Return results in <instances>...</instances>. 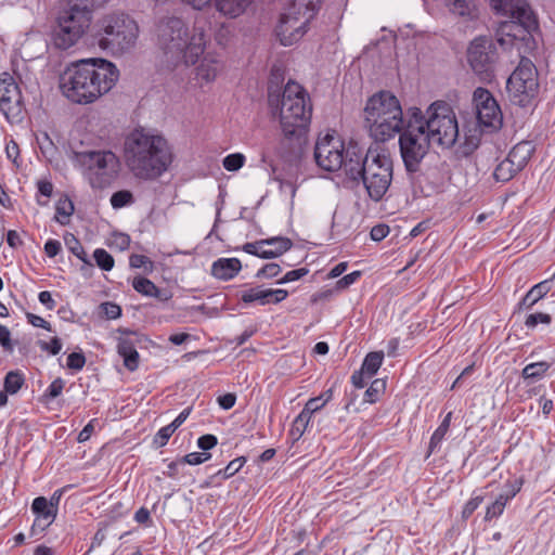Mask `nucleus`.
Segmentation results:
<instances>
[{"mask_svg":"<svg viewBox=\"0 0 555 555\" xmlns=\"http://www.w3.org/2000/svg\"><path fill=\"white\" fill-rule=\"evenodd\" d=\"M495 14L509 17L500 22L495 29V41L487 36L474 38L467 48V62L473 72L483 82H491L495 77L499 61L496 43L503 50L534 43L533 33L539 29L537 14L528 0H490Z\"/></svg>","mask_w":555,"mask_h":555,"instance_id":"obj_1","label":"nucleus"},{"mask_svg":"<svg viewBox=\"0 0 555 555\" xmlns=\"http://www.w3.org/2000/svg\"><path fill=\"white\" fill-rule=\"evenodd\" d=\"M311 115L309 94L299 83L289 80L282 93L280 124L283 137L278 152L292 166H298L305 155Z\"/></svg>","mask_w":555,"mask_h":555,"instance_id":"obj_2","label":"nucleus"},{"mask_svg":"<svg viewBox=\"0 0 555 555\" xmlns=\"http://www.w3.org/2000/svg\"><path fill=\"white\" fill-rule=\"evenodd\" d=\"M119 70L105 59H85L72 64L60 77L64 96L77 104H89L107 93L117 82Z\"/></svg>","mask_w":555,"mask_h":555,"instance_id":"obj_3","label":"nucleus"},{"mask_svg":"<svg viewBox=\"0 0 555 555\" xmlns=\"http://www.w3.org/2000/svg\"><path fill=\"white\" fill-rule=\"evenodd\" d=\"M125 159L134 177L152 181L168 170L173 155L163 135L135 129L126 139Z\"/></svg>","mask_w":555,"mask_h":555,"instance_id":"obj_4","label":"nucleus"},{"mask_svg":"<svg viewBox=\"0 0 555 555\" xmlns=\"http://www.w3.org/2000/svg\"><path fill=\"white\" fill-rule=\"evenodd\" d=\"M157 38L162 50L175 65L196 64L206 44L203 29L194 27L190 36L183 20L176 16H166L158 22Z\"/></svg>","mask_w":555,"mask_h":555,"instance_id":"obj_5","label":"nucleus"},{"mask_svg":"<svg viewBox=\"0 0 555 555\" xmlns=\"http://www.w3.org/2000/svg\"><path fill=\"white\" fill-rule=\"evenodd\" d=\"M365 126L376 142H385L401 131L406 121L399 100L389 91L372 95L365 105Z\"/></svg>","mask_w":555,"mask_h":555,"instance_id":"obj_6","label":"nucleus"},{"mask_svg":"<svg viewBox=\"0 0 555 555\" xmlns=\"http://www.w3.org/2000/svg\"><path fill=\"white\" fill-rule=\"evenodd\" d=\"M94 40L101 50L112 53L129 51L139 36L138 23L126 13H111L96 24Z\"/></svg>","mask_w":555,"mask_h":555,"instance_id":"obj_7","label":"nucleus"},{"mask_svg":"<svg viewBox=\"0 0 555 555\" xmlns=\"http://www.w3.org/2000/svg\"><path fill=\"white\" fill-rule=\"evenodd\" d=\"M73 160L94 190L109 186L116 179L120 166L118 157L106 150L74 152Z\"/></svg>","mask_w":555,"mask_h":555,"instance_id":"obj_8","label":"nucleus"},{"mask_svg":"<svg viewBox=\"0 0 555 555\" xmlns=\"http://www.w3.org/2000/svg\"><path fill=\"white\" fill-rule=\"evenodd\" d=\"M400 154L406 171L420 167L422 159L429 150L431 142L428 133L422 126V109L411 107L408 111V120L399 132Z\"/></svg>","mask_w":555,"mask_h":555,"instance_id":"obj_9","label":"nucleus"},{"mask_svg":"<svg viewBox=\"0 0 555 555\" xmlns=\"http://www.w3.org/2000/svg\"><path fill=\"white\" fill-rule=\"evenodd\" d=\"M321 9V0H295L281 14L275 35L282 46L298 42L308 31L310 22Z\"/></svg>","mask_w":555,"mask_h":555,"instance_id":"obj_10","label":"nucleus"},{"mask_svg":"<svg viewBox=\"0 0 555 555\" xmlns=\"http://www.w3.org/2000/svg\"><path fill=\"white\" fill-rule=\"evenodd\" d=\"M393 164L389 152L375 144L369 147V163L363 169L360 182L363 183L369 197L379 202L385 196L392 181Z\"/></svg>","mask_w":555,"mask_h":555,"instance_id":"obj_11","label":"nucleus"},{"mask_svg":"<svg viewBox=\"0 0 555 555\" xmlns=\"http://www.w3.org/2000/svg\"><path fill=\"white\" fill-rule=\"evenodd\" d=\"M539 73L533 62L522 56L506 81L512 104L526 108L534 104L539 94Z\"/></svg>","mask_w":555,"mask_h":555,"instance_id":"obj_12","label":"nucleus"},{"mask_svg":"<svg viewBox=\"0 0 555 555\" xmlns=\"http://www.w3.org/2000/svg\"><path fill=\"white\" fill-rule=\"evenodd\" d=\"M427 118L422 113V126L433 143L451 147L459 137V125L452 107L443 102L433 103L427 109Z\"/></svg>","mask_w":555,"mask_h":555,"instance_id":"obj_13","label":"nucleus"},{"mask_svg":"<svg viewBox=\"0 0 555 555\" xmlns=\"http://www.w3.org/2000/svg\"><path fill=\"white\" fill-rule=\"evenodd\" d=\"M0 112L9 122L21 121L25 112L20 86L8 72L0 74Z\"/></svg>","mask_w":555,"mask_h":555,"instance_id":"obj_14","label":"nucleus"},{"mask_svg":"<svg viewBox=\"0 0 555 555\" xmlns=\"http://www.w3.org/2000/svg\"><path fill=\"white\" fill-rule=\"evenodd\" d=\"M473 103L476 111V118L480 126L486 128H500L502 125L501 108L492 93L482 87L475 89Z\"/></svg>","mask_w":555,"mask_h":555,"instance_id":"obj_15","label":"nucleus"},{"mask_svg":"<svg viewBox=\"0 0 555 555\" xmlns=\"http://www.w3.org/2000/svg\"><path fill=\"white\" fill-rule=\"evenodd\" d=\"M346 146L334 135L326 134L319 139L314 146L317 165L325 171L334 172L344 166V152Z\"/></svg>","mask_w":555,"mask_h":555,"instance_id":"obj_16","label":"nucleus"},{"mask_svg":"<svg viewBox=\"0 0 555 555\" xmlns=\"http://www.w3.org/2000/svg\"><path fill=\"white\" fill-rule=\"evenodd\" d=\"M408 179L416 197H429L442 192L444 179L437 167H428L420 170V167L413 168V171H406Z\"/></svg>","mask_w":555,"mask_h":555,"instance_id":"obj_17","label":"nucleus"},{"mask_svg":"<svg viewBox=\"0 0 555 555\" xmlns=\"http://www.w3.org/2000/svg\"><path fill=\"white\" fill-rule=\"evenodd\" d=\"M293 247V242L288 237L273 236L259 240L251 243H245L242 249L262 259H272L280 257Z\"/></svg>","mask_w":555,"mask_h":555,"instance_id":"obj_18","label":"nucleus"},{"mask_svg":"<svg viewBox=\"0 0 555 555\" xmlns=\"http://www.w3.org/2000/svg\"><path fill=\"white\" fill-rule=\"evenodd\" d=\"M369 163V149L364 150L357 142L350 141L344 152V170L346 177L357 183L363 175V169Z\"/></svg>","mask_w":555,"mask_h":555,"instance_id":"obj_19","label":"nucleus"},{"mask_svg":"<svg viewBox=\"0 0 555 555\" xmlns=\"http://www.w3.org/2000/svg\"><path fill=\"white\" fill-rule=\"evenodd\" d=\"M126 336L118 338L117 352L124 360V365L133 372L139 367L140 356L137 345L141 341L137 332L124 331Z\"/></svg>","mask_w":555,"mask_h":555,"instance_id":"obj_20","label":"nucleus"},{"mask_svg":"<svg viewBox=\"0 0 555 555\" xmlns=\"http://www.w3.org/2000/svg\"><path fill=\"white\" fill-rule=\"evenodd\" d=\"M85 35L79 27L67 25L66 21H59L52 31V43L59 50H67L74 47Z\"/></svg>","mask_w":555,"mask_h":555,"instance_id":"obj_21","label":"nucleus"},{"mask_svg":"<svg viewBox=\"0 0 555 555\" xmlns=\"http://www.w3.org/2000/svg\"><path fill=\"white\" fill-rule=\"evenodd\" d=\"M59 21H66L67 25L79 27L80 31L86 33L92 21V12L75 5H67L60 12Z\"/></svg>","mask_w":555,"mask_h":555,"instance_id":"obj_22","label":"nucleus"},{"mask_svg":"<svg viewBox=\"0 0 555 555\" xmlns=\"http://www.w3.org/2000/svg\"><path fill=\"white\" fill-rule=\"evenodd\" d=\"M242 269V263L237 258H219L212 262L210 273L214 278L222 281H229L235 278Z\"/></svg>","mask_w":555,"mask_h":555,"instance_id":"obj_23","label":"nucleus"},{"mask_svg":"<svg viewBox=\"0 0 555 555\" xmlns=\"http://www.w3.org/2000/svg\"><path fill=\"white\" fill-rule=\"evenodd\" d=\"M552 280L547 279L533 285L517 305V310H530L542 300L552 288Z\"/></svg>","mask_w":555,"mask_h":555,"instance_id":"obj_24","label":"nucleus"},{"mask_svg":"<svg viewBox=\"0 0 555 555\" xmlns=\"http://www.w3.org/2000/svg\"><path fill=\"white\" fill-rule=\"evenodd\" d=\"M535 146L530 141H521L516 144L508 153L507 158L519 171L524 170L531 159Z\"/></svg>","mask_w":555,"mask_h":555,"instance_id":"obj_25","label":"nucleus"},{"mask_svg":"<svg viewBox=\"0 0 555 555\" xmlns=\"http://www.w3.org/2000/svg\"><path fill=\"white\" fill-rule=\"evenodd\" d=\"M251 0H215L216 10L228 18H236L242 15Z\"/></svg>","mask_w":555,"mask_h":555,"instance_id":"obj_26","label":"nucleus"},{"mask_svg":"<svg viewBox=\"0 0 555 555\" xmlns=\"http://www.w3.org/2000/svg\"><path fill=\"white\" fill-rule=\"evenodd\" d=\"M449 11L457 16L474 20L478 15L476 0H444Z\"/></svg>","mask_w":555,"mask_h":555,"instance_id":"obj_27","label":"nucleus"},{"mask_svg":"<svg viewBox=\"0 0 555 555\" xmlns=\"http://www.w3.org/2000/svg\"><path fill=\"white\" fill-rule=\"evenodd\" d=\"M132 287L143 296L158 298L162 301H166L170 297L166 292L159 289L151 280L143 276L134 278Z\"/></svg>","mask_w":555,"mask_h":555,"instance_id":"obj_28","label":"nucleus"},{"mask_svg":"<svg viewBox=\"0 0 555 555\" xmlns=\"http://www.w3.org/2000/svg\"><path fill=\"white\" fill-rule=\"evenodd\" d=\"M240 299L246 305L253 302H257L260 306L271 305L270 288H262V286L250 287L241 293Z\"/></svg>","mask_w":555,"mask_h":555,"instance_id":"obj_29","label":"nucleus"},{"mask_svg":"<svg viewBox=\"0 0 555 555\" xmlns=\"http://www.w3.org/2000/svg\"><path fill=\"white\" fill-rule=\"evenodd\" d=\"M75 207L72 199L63 194L55 204V216L54 220L61 225L69 223V218L74 214Z\"/></svg>","mask_w":555,"mask_h":555,"instance_id":"obj_30","label":"nucleus"},{"mask_svg":"<svg viewBox=\"0 0 555 555\" xmlns=\"http://www.w3.org/2000/svg\"><path fill=\"white\" fill-rule=\"evenodd\" d=\"M31 512L35 514L36 518L49 520L50 522H53L57 515L56 511L49 505L48 500L44 496H37L34 499L31 503Z\"/></svg>","mask_w":555,"mask_h":555,"instance_id":"obj_31","label":"nucleus"},{"mask_svg":"<svg viewBox=\"0 0 555 555\" xmlns=\"http://www.w3.org/2000/svg\"><path fill=\"white\" fill-rule=\"evenodd\" d=\"M65 246L67 249L75 255L78 259H80L85 266L92 268L93 264L89 260L80 241L70 232H66L63 236Z\"/></svg>","mask_w":555,"mask_h":555,"instance_id":"obj_32","label":"nucleus"},{"mask_svg":"<svg viewBox=\"0 0 555 555\" xmlns=\"http://www.w3.org/2000/svg\"><path fill=\"white\" fill-rule=\"evenodd\" d=\"M383 360V351L369 352L362 362L361 369L366 373V376L371 378L377 373V371L382 366Z\"/></svg>","mask_w":555,"mask_h":555,"instance_id":"obj_33","label":"nucleus"},{"mask_svg":"<svg viewBox=\"0 0 555 555\" xmlns=\"http://www.w3.org/2000/svg\"><path fill=\"white\" fill-rule=\"evenodd\" d=\"M518 172L520 171L506 157L495 167L493 178L498 182L505 183L511 181Z\"/></svg>","mask_w":555,"mask_h":555,"instance_id":"obj_34","label":"nucleus"},{"mask_svg":"<svg viewBox=\"0 0 555 555\" xmlns=\"http://www.w3.org/2000/svg\"><path fill=\"white\" fill-rule=\"evenodd\" d=\"M25 384V375L20 371H10L4 376L3 388L10 395L17 393Z\"/></svg>","mask_w":555,"mask_h":555,"instance_id":"obj_35","label":"nucleus"},{"mask_svg":"<svg viewBox=\"0 0 555 555\" xmlns=\"http://www.w3.org/2000/svg\"><path fill=\"white\" fill-rule=\"evenodd\" d=\"M551 365L546 361L529 363L522 369L521 376L524 379L538 380L545 375Z\"/></svg>","mask_w":555,"mask_h":555,"instance_id":"obj_36","label":"nucleus"},{"mask_svg":"<svg viewBox=\"0 0 555 555\" xmlns=\"http://www.w3.org/2000/svg\"><path fill=\"white\" fill-rule=\"evenodd\" d=\"M452 413L449 412L443 421L440 423L438 428L434 431L429 441V453H433L443 440L446 434L449 430Z\"/></svg>","mask_w":555,"mask_h":555,"instance_id":"obj_37","label":"nucleus"},{"mask_svg":"<svg viewBox=\"0 0 555 555\" xmlns=\"http://www.w3.org/2000/svg\"><path fill=\"white\" fill-rule=\"evenodd\" d=\"M333 398V389L330 388L322 392L320 396L310 398L304 406V410L311 416L313 413L320 411Z\"/></svg>","mask_w":555,"mask_h":555,"instance_id":"obj_38","label":"nucleus"},{"mask_svg":"<svg viewBox=\"0 0 555 555\" xmlns=\"http://www.w3.org/2000/svg\"><path fill=\"white\" fill-rule=\"evenodd\" d=\"M486 499V494L482 490L477 489L473 491L472 498L465 503L462 509V518L467 520L474 512L480 506Z\"/></svg>","mask_w":555,"mask_h":555,"instance_id":"obj_39","label":"nucleus"},{"mask_svg":"<svg viewBox=\"0 0 555 555\" xmlns=\"http://www.w3.org/2000/svg\"><path fill=\"white\" fill-rule=\"evenodd\" d=\"M522 485L524 479L521 477L508 479L504 483L503 490L499 495L502 496L506 503H508L520 492Z\"/></svg>","mask_w":555,"mask_h":555,"instance_id":"obj_40","label":"nucleus"},{"mask_svg":"<svg viewBox=\"0 0 555 555\" xmlns=\"http://www.w3.org/2000/svg\"><path fill=\"white\" fill-rule=\"evenodd\" d=\"M65 387V380L62 377H56L43 391L40 401L42 403H49L60 397Z\"/></svg>","mask_w":555,"mask_h":555,"instance_id":"obj_41","label":"nucleus"},{"mask_svg":"<svg viewBox=\"0 0 555 555\" xmlns=\"http://www.w3.org/2000/svg\"><path fill=\"white\" fill-rule=\"evenodd\" d=\"M133 194L128 190H120L112 194L111 205L114 209H120L134 203Z\"/></svg>","mask_w":555,"mask_h":555,"instance_id":"obj_42","label":"nucleus"},{"mask_svg":"<svg viewBox=\"0 0 555 555\" xmlns=\"http://www.w3.org/2000/svg\"><path fill=\"white\" fill-rule=\"evenodd\" d=\"M386 389V382L382 378L374 379L364 393V401L375 403Z\"/></svg>","mask_w":555,"mask_h":555,"instance_id":"obj_43","label":"nucleus"},{"mask_svg":"<svg viewBox=\"0 0 555 555\" xmlns=\"http://www.w3.org/2000/svg\"><path fill=\"white\" fill-rule=\"evenodd\" d=\"M218 72V63L215 61H208L207 57H205L197 68V76L206 81H211L217 77Z\"/></svg>","mask_w":555,"mask_h":555,"instance_id":"obj_44","label":"nucleus"},{"mask_svg":"<svg viewBox=\"0 0 555 555\" xmlns=\"http://www.w3.org/2000/svg\"><path fill=\"white\" fill-rule=\"evenodd\" d=\"M506 505L507 503L503 498L498 495L493 502L487 505L483 520L491 521L492 519L499 518L503 514Z\"/></svg>","mask_w":555,"mask_h":555,"instance_id":"obj_45","label":"nucleus"},{"mask_svg":"<svg viewBox=\"0 0 555 555\" xmlns=\"http://www.w3.org/2000/svg\"><path fill=\"white\" fill-rule=\"evenodd\" d=\"M93 258L96 266L104 271H111L114 268L115 261L113 256L103 248H96L93 253Z\"/></svg>","mask_w":555,"mask_h":555,"instance_id":"obj_46","label":"nucleus"},{"mask_svg":"<svg viewBox=\"0 0 555 555\" xmlns=\"http://www.w3.org/2000/svg\"><path fill=\"white\" fill-rule=\"evenodd\" d=\"M552 323V315L544 312H533L526 317L524 322L528 330H534L539 324L550 325Z\"/></svg>","mask_w":555,"mask_h":555,"instance_id":"obj_47","label":"nucleus"},{"mask_svg":"<svg viewBox=\"0 0 555 555\" xmlns=\"http://www.w3.org/2000/svg\"><path fill=\"white\" fill-rule=\"evenodd\" d=\"M310 418L311 415L302 409L293 422L291 430L292 435L297 436L298 438L301 437L307 429Z\"/></svg>","mask_w":555,"mask_h":555,"instance_id":"obj_48","label":"nucleus"},{"mask_svg":"<svg viewBox=\"0 0 555 555\" xmlns=\"http://www.w3.org/2000/svg\"><path fill=\"white\" fill-rule=\"evenodd\" d=\"M246 463V459L244 456L236 457L231 461L223 469H220L216 473V476H221L222 479H228L234 476Z\"/></svg>","mask_w":555,"mask_h":555,"instance_id":"obj_49","label":"nucleus"},{"mask_svg":"<svg viewBox=\"0 0 555 555\" xmlns=\"http://www.w3.org/2000/svg\"><path fill=\"white\" fill-rule=\"evenodd\" d=\"M245 156L241 153L229 154L223 158L222 165L228 171H236L244 166Z\"/></svg>","mask_w":555,"mask_h":555,"instance_id":"obj_50","label":"nucleus"},{"mask_svg":"<svg viewBox=\"0 0 555 555\" xmlns=\"http://www.w3.org/2000/svg\"><path fill=\"white\" fill-rule=\"evenodd\" d=\"M175 431L176 429L172 428L170 424L162 427L153 438V446L155 448L165 447Z\"/></svg>","mask_w":555,"mask_h":555,"instance_id":"obj_51","label":"nucleus"},{"mask_svg":"<svg viewBox=\"0 0 555 555\" xmlns=\"http://www.w3.org/2000/svg\"><path fill=\"white\" fill-rule=\"evenodd\" d=\"M20 147L14 139H10L5 144V155L9 160H11L16 168H20L22 165V160L20 159Z\"/></svg>","mask_w":555,"mask_h":555,"instance_id":"obj_52","label":"nucleus"},{"mask_svg":"<svg viewBox=\"0 0 555 555\" xmlns=\"http://www.w3.org/2000/svg\"><path fill=\"white\" fill-rule=\"evenodd\" d=\"M86 364V357L82 351L72 352L67 357L66 366L68 370L79 372Z\"/></svg>","mask_w":555,"mask_h":555,"instance_id":"obj_53","label":"nucleus"},{"mask_svg":"<svg viewBox=\"0 0 555 555\" xmlns=\"http://www.w3.org/2000/svg\"><path fill=\"white\" fill-rule=\"evenodd\" d=\"M282 269L279 263L270 262L260 268L257 273V279H272L281 273Z\"/></svg>","mask_w":555,"mask_h":555,"instance_id":"obj_54","label":"nucleus"},{"mask_svg":"<svg viewBox=\"0 0 555 555\" xmlns=\"http://www.w3.org/2000/svg\"><path fill=\"white\" fill-rule=\"evenodd\" d=\"M38 345L42 351H47L52 356H56L62 350L63 344L57 336L52 337L50 341L39 340Z\"/></svg>","mask_w":555,"mask_h":555,"instance_id":"obj_55","label":"nucleus"},{"mask_svg":"<svg viewBox=\"0 0 555 555\" xmlns=\"http://www.w3.org/2000/svg\"><path fill=\"white\" fill-rule=\"evenodd\" d=\"M101 312L108 320H116L121 315V308L119 305L106 301L100 305Z\"/></svg>","mask_w":555,"mask_h":555,"instance_id":"obj_56","label":"nucleus"},{"mask_svg":"<svg viewBox=\"0 0 555 555\" xmlns=\"http://www.w3.org/2000/svg\"><path fill=\"white\" fill-rule=\"evenodd\" d=\"M211 457L210 453L207 452H192L184 455L181 460L182 465H199Z\"/></svg>","mask_w":555,"mask_h":555,"instance_id":"obj_57","label":"nucleus"},{"mask_svg":"<svg viewBox=\"0 0 555 555\" xmlns=\"http://www.w3.org/2000/svg\"><path fill=\"white\" fill-rule=\"evenodd\" d=\"M131 238L128 234L121 232H114L112 234L111 245L118 248L119 250H126L129 248Z\"/></svg>","mask_w":555,"mask_h":555,"instance_id":"obj_58","label":"nucleus"},{"mask_svg":"<svg viewBox=\"0 0 555 555\" xmlns=\"http://www.w3.org/2000/svg\"><path fill=\"white\" fill-rule=\"evenodd\" d=\"M361 274V271H353L349 274H346L336 282L335 289L343 291L348 288L350 285H352L360 279Z\"/></svg>","mask_w":555,"mask_h":555,"instance_id":"obj_59","label":"nucleus"},{"mask_svg":"<svg viewBox=\"0 0 555 555\" xmlns=\"http://www.w3.org/2000/svg\"><path fill=\"white\" fill-rule=\"evenodd\" d=\"M106 1L107 0H65V3L67 5H75L92 12L94 8L102 7Z\"/></svg>","mask_w":555,"mask_h":555,"instance_id":"obj_60","label":"nucleus"},{"mask_svg":"<svg viewBox=\"0 0 555 555\" xmlns=\"http://www.w3.org/2000/svg\"><path fill=\"white\" fill-rule=\"evenodd\" d=\"M309 273L307 268H299L292 271H288L282 279L278 280V284H286L289 282H294L300 280Z\"/></svg>","mask_w":555,"mask_h":555,"instance_id":"obj_61","label":"nucleus"},{"mask_svg":"<svg viewBox=\"0 0 555 555\" xmlns=\"http://www.w3.org/2000/svg\"><path fill=\"white\" fill-rule=\"evenodd\" d=\"M52 524L53 522H50L49 520L35 518L34 524L30 528V537L38 539Z\"/></svg>","mask_w":555,"mask_h":555,"instance_id":"obj_62","label":"nucleus"},{"mask_svg":"<svg viewBox=\"0 0 555 555\" xmlns=\"http://www.w3.org/2000/svg\"><path fill=\"white\" fill-rule=\"evenodd\" d=\"M218 443V439L215 435H203L197 439V447L204 452L212 449Z\"/></svg>","mask_w":555,"mask_h":555,"instance_id":"obj_63","label":"nucleus"},{"mask_svg":"<svg viewBox=\"0 0 555 555\" xmlns=\"http://www.w3.org/2000/svg\"><path fill=\"white\" fill-rule=\"evenodd\" d=\"M389 227L387 224L380 223L376 224L371 229L370 235L371 238L375 242H380L389 234Z\"/></svg>","mask_w":555,"mask_h":555,"instance_id":"obj_64","label":"nucleus"}]
</instances>
